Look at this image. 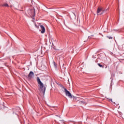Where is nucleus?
<instances>
[{
    "label": "nucleus",
    "mask_w": 124,
    "mask_h": 124,
    "mask_svg": "<svg viewBox=\"0 0 124 124\" xmlns=\"http://www.w3.org/2000/svg\"><path fill=\"white\" fill-rule=\"evenodd\" d=\"M3 6H5L6 7H8V4L7 3H5L3 5Z\"/></svg>",
    "instance_id": "8"
},
{
    "label": "nucleus",
    "mask_w": 124,
    "mask_h": 124,
    "mask_svg": "<svg viewBox=\"0 0 124 124\" xmlns=\"http://www.w3.org/2000/svg\"><path fill=\"white\" fill-rule=\"evenodd\" d=\"M53 64H54V67H55V68H56L57 64H56V62H53Z\"/></svg>",
    "instance_id": "9"
},
{
    "label": "nucleus",
    "mask_w": 124,
    "mask_h": 124,
    "mask_svg": "<svg viewBox=\"0 0 124 124\" xmlns=\"http://www.w3.org/2000/svg\"><path fill=\"white\" fill-rule=\"evenodd\" d=\"M33 76H34V73H33V72L32 71H31L30 72L29 74L28 75V77L30 79H31V78H32Z\"/></svg>",
    "instance_id": "5"
},
{
    "label": "nucleus",
    "mask_w": 124,
    "mask_h": 124,
    "mask_svg": "<svg viewBox=\"0 0 124 124\" xmlns=\"http://www.w3.org/2000/svg\"><path fill=\"white\" fill-rule=\"evenodd\" d=\"M90 37H91V36H89V37H88V38H90Z\"/></svg>",
    "instance_id": "14"
},
{
    "label": "nucleus",
    "mask_w": 124,
    "mask_h": 124,
    "mask_svg": "<svg viewBox=\"0 0 124 124\" xmlns=\"http://www.w3.org/2000/svg\"><path fill=\"white\" fill-rule=\"evenodd\" d=\"M102 10H103V8L101 7H99L97 10V15H102V14H103V12Z\"/></svg>",
    "instance_id": "4"
},
{
    "label": "nucleus",
    "mask_w": 124,
    "mask_h": 124,
    "mask_svg": "<svg viewBox=\"0 0 124 124\" xmlns=\"http://www.w3.org/2000/svg\"><path fill=\"white\" fill-rule=\"evenodd\" d=\"M109 100L111 101V102H113V101H112V99H109Z\"/></svg>",
    "instance_id": "12"
},
{
    "label": "nucleus",
    "mask_w": 124,
    "mask_h": 124,
    "mask_svg": "<svg viewBox=\"0 0 124 124\" xmlns=\"http://www.w3.org/2000/svg\"><path fill=\"white\" fill-rule=\"evenodd\" d=\"M10 7H12V5H11V6H10Z\"/></svg>",
    "instance_id": "13"
},
{
    "label": "nucleus",
    "mask_w": 124,
    "mask_h": 124,
    "mask_svg": "<svg viewBox=\"0 0 124 124\" xmlns=\"http://www.w3.org/2000/svg\"><path fill=\"white\" fill-rule=\"evenodd\" d=\"M62 88L64 89V92L65 93L66 95L68 96V97H70V98H72V95L71 94V93H70V92H69V91H68L66 88H64V87L62 86Z\"/></svg>",
    "instance_id": "2"
},
{
    "label": "nucleus",
    "mask_w": 124,
    "mask_h": 124,
    "mask_svg": "<svg viewBox=\"0 0 124 124\" xmlns=\"http://www.w3.org/2000/svg\"><path fill=\"white\" fill-rule=\"evenodd\" d=\"M107 10H108V8L103 9V10H102L103 13H104V12H105L106 11H107Z\"/></svg>",
    "instance_id": "7"
},
{
    "label": "nucleus",
    "mask_w": 124,
    "mask_h": 124,
    "mask_svg": "<svg viewBox=\"0 0 124 124\" xmlns=\"http://www.w3.org/2000/svg\"><path fill=\"white\" fill-rule=\"evenodd\" d=\"M37 82L39 85H40V88L41 89L42 91L43 92V93H45V92L46 91V87H44V84H43V83L41 82V80H40V78L39 77L37 78Z\"/></svg>",
    "instance_id": "1"
},
{
    "label": "nucleus",
    "mask_w": 124,
    "mask_h": 124,
    "mask_svg": "<svg viewBox=\"0 0 124 124\" xmlns=\"http://www.w3.org/2000/svg\"><path fill=\"white\" fill-rule=\"evenodd\" d=\"M28 13L29 15L32 17H34V16H35V10L34 9L29 10Z\"/></svg>",
    "instance_id": "3"
},
{
    "label": "nucleus",
    "mask_w": 124,
    "mask_h": 124,
    "mask_svg": "<svg viewBox=\"0 0 124 124\" xmlns=\"http://www.w3.org/2000/svg\"><path fill=\"white\" fill-rule=\"evenodd\" d=\"M40 28L42 30L41 31V33H44L45 32V27L43 25H40Z\"/></svg>",
    "instance_id": "6"
},
{
    "label": "nucleus",
    "mask_w": 124,
    "mask_h": 124,
    "mask_svg": "<svg viewBox=\"0 0 124 124\" xmlns=\"http://www.w3.org/2000/svg\"><path fill=\"white\" fill-rule=\"evenodd\" d=\"M97 64L100 67H102V65L100 64V63H97Z\"/></svg>",
    "instance_id": "10"
},
{
    "label": "nucleus",
    "mask_w": 124,
    "mask_h": 124,
    "mask_svg": "<svg viewBox=\"0 0 124 124\" xmlns=\"http://www.w3.org/2000/svg\"><path fill=\"white\" fill-rule=\"evenodd\" d=\"M109 39H113V38L112 37H108Z\"/></svg>",
    "instance_id": "11"
}]
</instances>
